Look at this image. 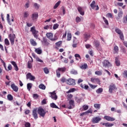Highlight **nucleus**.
Listing matches in <instances>:
<instances>
[{
  "label": "nucleus",
  "mask_w": 127,
  "mask_h": 127,
  "mask_svg": "<svg viewBox=\"0 0 127 127\" xmlns=\"http://www.w3.org/2000/svg\"><path fill=\"white\" fill-rule=\"evenodd\" d=\"M109 92L111 94L113 93V91H117V86H116V85L114 83H111L109 86Z\"/></svg>",
  "instance_id": "nucleus-1"
},
{
  "label": "nucleus",
  "mask_w": 127,
  "mask_h": 127,
  "mask_svg": "<svg viewBox=\"0 0 127 127\" xmlns=\"http://www.w3.org/2000/svg\"><path fill=\"white\" fill-rule=\"evenodd\" d=\"M46 37L48 39H50V40H51V41H56L58 38L53 37V34L52 33H47L46 35Z\"/></svg>",
  "instance_id": "nucleus-2"
},
{
  "label": "nucleus",
  "mask_w": 127,
  "mask_h": 127,
  "mask_svg": "<svg viewBox=\"0 0 127 127\" xmlns=\"http://www.w3.org/2000/svg\"><path fill=\"white\" fill-rule=\"evenodd\" d=\"M38 114H39L40 117L44 118L45 115H46V112L44 111V109L42 108H40L38 109Z\"/></svg>",
  "instance_id": "nucleus-3"
},
{
  "label": "nucleus",
  "mask_w": 127,
  "mask_h": 127,
  "mask_svg": "<svg viewBox=\"0 0 127 127\" xmlns=\"http://www.w3.org/2000/svg\"><path fill=\"white\" fill-rule=\"evenodd\" d=\"M94 43L95 44L96 48L98 51H103V49H102V47L100 46V42H99L98 41H95Z\"/></svg>",
  "instance_id": "nucleus-4"
},
{
  "label": "nucleus",
  "mask_w": 127,
  "mask_h": 127,
  "mask_svg": "<svg viewBox=\"0 0 127 127\" xmlns=\"http://www.w3.org/2000/svg\"><path fill=\"white\" fill-rule=\"evenodd\" d=\"M102 121V118L100 117L99 116L96 117H94L92 119V122L93 124H98L100 123Z\"/></svg>",
  "instance_id": "nucleus-5"
},
{
  "label": "nucleus",
  "mask_w": 127,
  "mask_h": 127,
  "mask_svg": "<svg viewBox=\"0 0 127 127\" xmlns=\"http://www.w3.org/2000/svg\"><path fill=\"white\" fill-rule=\"evenodd\" d=\"M90 6L92 9H95L96 10H99V7L98 5H96V1L95 0L92 1L90 4Z\"/></svg>",
  "instance_id": "nucleus-6"
},
{
  "label": "nucleus",
  "mask_w": 127,
  "mask_h": 127,
  "mask_svg": "<svg viewBox=\"0 0 127 127\" xmlns=\"http://www.w3.org/2000/svg\"><path fill=\"white\" fill-rule=\"evenodd\" d=\"M102 64H103V67H105V68H109V67L112 66L111 63H110L109 61L106 60L103 62Z\"/></svg>",
  "instance_id": "nucleus-7"
},
{
  "label": "nucleus",
  "mask_w": 127,
  "mask_h": 127,
  "mask_svg": "<svg viewBox=\"0 0 127 127\" xmlns=\"http://www.w3.org/2000/svg\"><path fill=\"white\" fill-rule=\"evenodd\" d=\"M9 37L11 44L13 45V44H14V39H15V34H13L12 35L11 34H10Z\"/></svg>",
  "instance_id": "nucleus-8"
},
{
  "label": "nucleus",
  "mask_w": 127,
  "mask_h": 127,
  "mask_svg": "<svg viewBox=\"0 0 127 127\" xmlns=\"http://www.w3.org/2000/svg\"><path fill=\"white\" fill-rule=\"evenodd\" d=\"M32 116L35 120L38 119V114H37V109L34 108L32 111Z\"/></svg>",
  "instance_id": "nucleus-9"
},
{
  "label": "nucleus",
  "mask_w": 127,
  "mask_h": 127,
  "mask_svg": "<svg viewBox=\"0 0 127 127\" xmlns=\"http://www.w3.org/2000/svg\"><path fill=\"white\" fill-rule=\"evenodd\" d=\"M50 94L51 95L50 97L52 98L53 100H55L56 101L57 99H58V96L56 95V93L55 91H53V92H50Z\"/></svg>",
  "instance_id": "nucleus-10"
},
{
  "label": "nucleus",
  "mask_w": 127,
  "mask_h": 127,
  "mask_svg": "<svg viewBox=\"0 0 127 127\" xmlns=\"http://www.w3.org/2000/svg\"><path fill=\"white\" fill-rule=\"evenodd\" d=\"M66 83L67 85H72V86H74V85H76V83H75V80L72 78H69L66 81Z\"/></svg>",
  "instance_id": "nucleus-11"
},
{
  "label": "nucleus",
  "mask_w": 127,
  "mask_h": 127,
  "mask_svg": "<svg viewBox=\"0 0 127 127\" xmlns=\"http://www.w3.org/2000/svg\"><path fill=\"white\" fill-rule=\"evenodd\" d=\"M74 100H70L69 101V106L67 107V109H69V110H71V109H73L75 107V105Z\"/></svg>",
  "instance_id": "nucleus-12"
},
{
  "label": "nucleus",
  "mask_w": 127,
  "mask_h": 127,
  "mask_svg": "<svg viewBox=\"0 0 127 127\" xmlns=\"http://www.w3.org/2000/svg\"><path fill=\"white\" fill-rule=\"evenodd\" d=\"M26 79H29L30 81H34L35 80V77L31 75V73L29 72L26 74Z\"/></svg>",
  "instance_id": "nucleus-13"
},
{
  "label": "nucleus",
  "mask_w": 127,
  "mask_h": 127,
  "mask_svg": "<svg viewBox=\"0 0 127 127\" xmlns=\"http://www.w3.org/2000/svg\"><path fill=\"white\" fill-rule=\"evenodd\" d=\"M31 18L34 21H36L37 18H38V13L35 12L32 14Z\"/></svg>",
  "instance_id": "nucleus-14"
},
{
  "label": "nucleus",
  "mask_w": 127,
  "mask_h": 127,
  "mask_svg": "<svg viewBox=\"0 0 127 127\" xmlns=\"http://www.w3.org/2000/svg\"><path fill=\"white\" fill-rule=\"evenodd\" d=\"M91 81L92 83H97V84H98L99 85H101V80L99 78H91Z\"/></svg>",
  "instance_id": "nucleus-15"
},
{
  "label": "nucleus",
  "mask_w": 127,
  "mask_h": 127,
  "mask_svg": "<svg viewBox=\"0 0 127 127\" xmlns=\"http://www.w3.org/2000/svg\"><path fill=\"white\" fill-rule=\"evenodd\" d=\"M104 119L108 122H114L116 121V119L115 118L111 117L110 116H106L104 117Z\"/></svg>",
  "instance_id": "nucleus-16"
},
{
  "label": "nucleus",
  "mask_w": 127,
  "mask_h": 127,
  "mask_svg": "<svg viewBox=\"0 0 127 127\" xmlns=\"http://www.w3.org/2000/svg\"><path fill=\"white\" fill-rule=\"evenodd\" d=\"M77 10L78 12H79L80 14H81V15H84V14H85V12L84 11V9L83 7L78 6L77 7Z\"/></svg>",
  "instance_id": "nucleus-17"
},
{
  "label": "nucleus",
  "mask_w": 127,
  "mask_h": 127,
  "mask_svg": "<svg viewBox=\"0 0 127 127\" xmlns=\"http://www.w3.org/2000/svg\"><path fill=\"white\" fill-rule=\"evenodd\" d=\"M11 88L14 92H18V86L15 85L14 83L11 84Z\"/></svg>",
  "instance_id": "nucleus-18"
},
{
  "label": "nucleus",
  "mask_w": 127,
  "mask_h": 127,
  "mask_svg": "<svg viewBox=\"0 0 127 127\" xmlns=\"http://www.w3.org/2000/svg\"><path fill=\"white\" fill-rule=\"evenodd\" d=\"M100 125H102V126H105L106 127H113L114 124H111L109 123H101Z\"/></svg>",
  "instance_id": "nucleus-19"
},
{
  "label": "nucleus",
  "mask_w": 127,
  "mask_h": 127,
  "mask_svg": "<svg viewBox=\"0 0 127 127\" xmlns=\"http://www.w3.org/2000/svg\"><path fill=\"white\" fill-rule=\"evenodd\" d=\"M43 43L44 45L46 46H48L50 43H49V42L47 40V39L46 38H44L43 40Z\"/></svg>",
  "instance_id": "nucleus-20"
},
{
  "label": "nucleus",
  "mask_w": 127,
  "mask_h": 127,
  "mask_svg": "<svg viewBox=\"0 0 127 127\" xmlns=\"http://www.w3.org/2000/svg\"><path fill=\"white\" fill-rule=\"evenodd\" d=\"M30 42L32 46H36V45H37V43H36V42L34 41V39H31L30 40Z\"/></svg>",
  "instance_id": "nucleus-21"
},
{
  "label": "nucleus",
  "mask_w": 127,
  "mask_h": 127,
  "mask_svg": "<svg viewBox=\"0 0 127 127\" xmlns=\"http://www.w3.org/2000/svg\"><path fill=\"white\" fill-rule=\"evenodd\" d=\"M115 64L117 66H120L121 65V63L120 62V60H119V57L115 58Z\"/></svg>",
  "instance_id": "nucleus-22"
},
{
  "label": "nucleus",
  "mask_w": 127,
  "mask_h": 127,
  "mask_svg": "<svg viewBox=\"0 0 127 127\" xmlns=\"http://www.w3.org/2000/svg\"><path fill=\"white\" fill-rule=\"evenodd\" d=\"M37 33H38V31H36V30L32 32L33 35L35 38H38V35H37Z\"/></svg>",
  "instance_id": "nucleus-23"
},
{
  "label": "nucleus",
  "mask_w": 127,
  "mask_h": 127,
  "mask_svg": "<svg viewBox=\"0 0 127 127\" xmlns=\"http://www.w3.org/2000/svg\"><path fill=\"white\" fill-rule=\"evenodd\" d=\"M67 41H70V40H71V39L72 38V34H71V33H70V32L67 33Z\"/></svg>",
  "instance_id": "nucleus-24"
},
{
  "label": "nucleus",
  "mask_w": 127,
  "mask_h": 127,
  "mask_svg": "<svg viewBox=\"0 0 127 127\" xmlns=\"http://www.w3.org/2000/svg\"><path fill=\"white\" fill-rule=\"evenodd\" d=\"M59 69V71H60V72H62V73H64V72L66 71V67H59L58 68Z\"/></svg>",
  "instance_id": "nucleus-25"
},
{
  "label": "nucleus",
  "mask_w": 127,
  "mask_h": 127,
  "mask_svg": "<svg viewBox=\"0 0 127 127\" xmlns=\"http://www.w3.org/2000/svg\"><path fill=\"white\" fill-rule=\"evenodd\" d=\"M35 52L37 53V54H41V53H42V50L39 48H35Z\"/></svg>",
  "instance_id": "nucleus-26"
},
{
  "label": "nucleus",
  "mask_w": 127,
  "mask_h": 127,
  "mask_svg": "<svg viewBox=\"0 0 127 127\" xmlns=\"http://www.w3.org/2000/svg\"><path fill=\"white\" fill-rule=\"evenodd\" d=\"M74 57H75V60L77 61H79V59L81 60L82 58H81V56H80V55L78 54H76L74 55Z\"/></svg>",
  "instance_id": "nucleus-27"
},
{
  "label": "nucleus",
  "mask_w": 127,
  "mask_h": 127,
  "mask_svg": "<svg viewBox=\"0 0 127 127\" xmlns=\"http://www.w3.org/2000/svg\"><path fill=\"white\" fill-rule=\"evenodd\" d=\"M50 107L51 108H52L53 109H59L58 108V106L55 105V103H53L50 104Z\"/></svg>",
  "instance_id": "nucleus-28"
},
{
  "label": "nucleus",
  "mask_w": 127,
  "mask_h": 127,
  "mask_svg": "<svg viewBox=\"0 0 127 127\" xmlns=\"http://www.w3.org/2000/svg\"><path fill=\"white\" fill-rule=\"evenodd\" d=\"M60 3H61V1H58L54 5V9H56V8H57V7H58V6L60 5Z\"/></svg>",
  "instance_id": "nucleus-29"
},
{
  "label": "nucleus",
  "mask_w": 127,
  "mask_h": 127,
  "mask_svg": "<svg viewBox=\"0 0 127 127\" xmlns=\"http://www.w3.org/2000/svg\"><path fill=\"white\" fill-rule=\"evenodd\" d=\"M7 99L8 101H12L13 100V96L11 94H8L7 96Z\"/></svg>",
  "instance_id": "nucleus-30"
},
{
  "label": "nucleus",
  "mask_w": 127,
  "mask_h": 127,
  "mask_svg": "<svg viewBox=\"0 0 127 127\" xmlns=\"http://www.w3.org/2000/svg\"><path fill=\"white\" fill-rule=\"evenodd\" d=\"M29 16V13L28 11H25L23 13V17L24 18H27Z\"/></svg>",
  "instance_id": "nucleus-31"
},
{
  "label": "nucleus",
  "mask_w": 127,
  "mask_h": 127,
  "mask_svg": "<svg viewBox=\"0 0 127 127\" xmlns=\"http://www.w3.org/2000/svg\"><path fill=\"white\" fill-rule=\"evenodd\" d=\"M94 108L97 110H100L101 109V104H95L94 105Z\"/></svg>",
  "instance_id": "nucleus-32"
},
{
  "label": "nucleus",
  "mask_w": 127,
  "mask_h": 127,
  "mask_svg": "<svg viewBox=\"0 0 127 127\" xmlns=\"http://www.w3.org/2000/svg\"><path fill=\"white\" fill-rule=\"evenodd\" d=\"M62 45V41H60L56 43V47H61Z\"/></svg>",
  "instance_id": "nucleus-33"
},
{
  "label": "nucleus",
  "mask_w": 127,
  "mask_h": 127,
  "mask_svg": "<svg viewBox=\"0 0 127 127\" xmlns=\"http://www.w3.org/2000/svg\"><path fill=\"white\" fill-rule=\"evenodd\" d=\"M39 88L42 90H45V89H46V86L42 83L39 85Z\"/></svg>",
  "instance_id": "nucleus-34"
},
{
  "label": "nucleus",
  "mask_w": 127,
  "mask_h": 127,
  "mask_svg": "<svg viewBox=\"0 0 127 127\" xmlns=\"http://www.w3.org/2000/svg\"><path fill=\"white\" fill-rule=\"evenodd\" d=\"M80 87L81 88H82V89H85V90H88V89H89V86L85 84L84 86L83 84H80Z\"/></svg>",
  "instance_id": "nucleus-35"
},
{
  "label": "nucleus",
  "mask_w": 127,
  "mask_h": 127,
  "mask_svg": "<svg viewBox=\"0 0 127 127\" xmlns=\"http://www.w3.org/2000/svg\"><path fill=\"white\" fill-rule=\"evenodd\" d=\"M115 32L116 33H118V34H121V33H123V32H122V30L121 29H119L118 28H115Z\"/></svg>",
  "instance_id": "nucleus-36"
},
{
  "label": "nucleus",
  "mask_w": 127,
  "mask_h": 127,
  "mask_svg": "<svg viewBox=\"0 0 127 127\" xmlns=\"http://www.w3.org/2000/svg\"><path fill=\"white\" fill-rule=\"evenodd\" d=\"M27 88L28 91H30L31 88H32V83H29L27 84Z\"/></svg>",
  "instance_id": "nucleus-37"
},
{
  "label": "nucleus",
  "mask_w": 127,
  "mask_h": 127,
  "mask_svg": "<svg viewBox=\"0 0 127 127\" xmlns=\"http://www.w3.org/2000/svg\"><path fill=\"white\" fill-rule=\"evenodd\" d=\"M90 37H91V35H90V34L85 33L84 34V38L86 39H89Z\"/></svg>",
  "instance_id": "nucleus-38"
},
{
  "label": "nucleus",
  "mask_w": 127,
  "mask_h": 127,
  "mask_svg": "<svg viewBox=\"0 0 127 127\" xmlns=\"http://www.w3.org/2000/svg\"><path fill=\"white\" fill-rule=\"evenodd\" d=\"M56 73H57V76L58 78H60L61 76V72L59 70V69L58 68V69L56 70Z\"/></svg>",
  "instance_id": "nucleus-39"
},
{
  "label": "nucleus",
  "mask_w": 127,
  "mask_h": 127,
  "mask_svg": "<svg viewBox=\"0 0 127 127\" xmlns=\"http://www.w3.org/2000/svg\"><path fill=\"white\" fill-rule=\"evenodd\" d=\"M80 68L81 69H87V68H88V64H84L81 65Z\"/></svg>",
  "instance_id": "nucleus-40"
},
{
  "label": "nucleus",
  "mask_w": 127,
  "mask_h": 127,
  "mask_svg": "<svg viewBox=\"0 0 127 127\" xmlns=\"http://www.w3.org/2000/svg\"><path fill=\"white\" fill-rule=\"evenodd\" d=\"M95 75H98V76H101V75L103 74V73L101 71L97 70L95 72Z\"/></svg>",
  "instance_id": "nucleus-41"
},
{
  "label": "nucleus",
  "mask_w": 127,
  "mask_h": 127,
  "mask_svg": "<svg viewBox=\"0 0 127 127\" xmlns=\"http://www.w3.org/2000/svg\"><path fill=\"white\" fill-rule=\"evenodd\" d=\"M97 94H101L103 92V88H99L96 91Z\"/></svg>",
  "instance_id": "nucleus-42"
},
{
  "label": "nucleus",
  "mask_w": 127,
  "mask_h": 127,
  "mask_svg": "<svg viewBox=\"0 0 127 127\" xmlns=\"http://www.w3.org/2000/svg\"><path fill=\"white\" fill-rule=\"evenodd\" d=\"M44 73H45V74H49V69H48V68H47V67L44 68L43 69Z\"/></svg>",
  "instance_id": "nucleus-43"
},
{
  "label": "nucleus",
  "mask_w": 127,
  "mask_h": 127,
  "mask_svg": "<svg viewBox=\"0 0 127 127\" xmlns=\"http://www.w3.org/2000/svg\"><path fill=\"white\" fill-rule=\"evenodd\" d=\"M74 99L76 102H77V103H81V101H82V98H78L77 97H74Z\"/></svg>",
  "instance_id": "nucleus-44"
},
{
  "label": "nucleus",
  "mask_w": 127,
  "mask_h": 127,
  "mask_svg": "<svg viewBox=\"0 0 127 127\" xmlns=\"http://www.w3.org/2000/svg\"><path fill=\"white\" fill-rule=\"evenodd\" d=\"M4 44H5L6 46L9 45V41H8V39L6 38L4 39Z\"/></svg>",
  "instance_id": "nucleus-45"
},
{
  "label": "nucleus",
  "mask_w": 127,
  "mask_h": 127,
  "mask_svg": "<svg viewBox=\"0 0 127 127\" xmlns=\"http://www.w3.org/2000/svg\"><path fill=\"white\" fill-rule=\"evenodd\" d=\"M27 67L29 69H31L32 67V64L30 62H28L27 63Z\"/></svg>",
  "instance_id": "nucleus-46"
},
{
  "label": "nucleus",
  "mask_w": 127,
  "mask_h": 127,
  "mask_svg": "<svg viewBox=\"0 0 127 127\" xmlns=\"http://www.w3.org/2000/svg\"><path fill=\"white\" fill-rule=\"evenodd\" d=\"M75 21L77 22V23H79V22H81V18H80L78 16H77L75 18Z\"/></svg>",
  "instance_id": "nucleus-47"
},
{
  "label": "nucleus",
  "mask_w": 127,
  "mask_h": 127,
  "mask_svg": "<svg viewBox=\"0 0 127 127\" xmlns=\"http://www.w3.org/2000/svg\"><path fill=\"white\" fill-rule=\"evenodd\" d=\"M103 19L106 25H109V21L105 17H103Z\"/></svg>",
  "instance_id": "nucleus-48"
},
{
  "label": "nucleus",
  "mask_w": 127,
  "mask_h": 127,
  "mask_svg": "<svg viewBox=\"0 0 127 127\" xmlns=\"http://www.w3.org/2000/svg\"><path fill=\"white\" fill-rule=\"evenodd\" d=\"M7 69L6 70V71H10V70H12V66H11V64H9L7 66Z\"/></svg>",
  "instance_id": "nucleus-49"
},
{
  "label": "nucleus",
  "mask_w": 127,
  "mask_h": 127,
  "mask_svg": "<svg viewBox=\"0 0 127 127\" xmlns=\"http://www.w3.org/2000/svg\"><path fill=\"white\" fill-rule=\"evenodd\" d=\"M123 14H124V13L123 12V11H120L118 13V16H119V17H120V18L123 17Z\"/></svg>",
  "instance_id": "nucleus-50"
},
{
  "label": "nucleus",
  "mask_w": 127,
  "mask_h": 127,
  "mask_svg": "<svg viewBox=\"0 0 127 127\" xmlns=\"http://www.w3.org/2000/svg\"><path fill=\"white\" fill-rule=\"evenodd\" d=\"M89 85L90 87V88H91V89H96V88H97V85H93L89 83Z\"/></svg>",
  "instance_id": "nucleus-51"
},
{
  "label": "nucleus",
  "mask_w": 127,
  "mask_h": 127,
  "mask_svg": "<svg viewBox=\"0 0 127 127\" xmlns=\"http://www.w3.org/2000/svg\"><path fill=\"white\" fill-rule=\"evenodd\" d=\"M83 111H87L89 109V106L88 105H83L82 107Z\"/></svg>",
  "instance_id": "nucleus-52"
},
{
  "label": "nucleus",
  "mask_w": 127,
  "mask_h": 127,
  "mask_svg": "<svg viewBox=\"0 0 127 127\" xmlns=\"http://www.w3.org/2000/svg\"><path fill=\"white\" fill-rule=\"evenodd\" d=\"M120 38L121 40H124L125 38L124 37V33H122L121 34H119Z\"/></svg>",
  "instance_id": "nucleus-53"
},
{
  "label": "nucleus",
  "mask_w": 127,
  "mask_h": 127,
  "mask_svg": "<svg viewBox=\"0 0 127 127\" xmlns=\"http://www.w3.org/2000/svg\"><path fill=\"white\" fill-rule=\"evenodd\" d=\"M58 27H59V25H58V24H55L53 26V29L55 30L56 29H57Z\"/></svg>",
  "instance_id": "nucleus-54"
},
{
  "label": "nucleus",
  "mask_w": 127,
  "mask_h": 127,
  "mask_svg": "<svg viewBox=\"0 0 127 127\" xmlns=\"http://www.w3.org/2000/svg\"><path fill=\"white\" fill-rule=\"evenodd\" d=\"M75 90V88H71L69 89L67 92H66L67 94H69V93H72L73 92H74Z\"/></svg>",
  "instance_id": "nucleus-55"
},
{
  "label": "nucleus",
  "mask_w": 127,
  "mask_h": 127,
  "mask_svg": "<svg viewBox=\"0 0 127 127\" xmlns=\"http://www.w3.org/2000/svg\"><path fill=\"white\" fill-rule=\"evenodd\" d=\"M34 6L36 8V9H39V5H38V4H37V3H35L34 4Z\"/></svg>",
  "instance_id": "nucleus-56"
},
{
  "label": "nucleus",
  "mask_w": 127,
  "mask_h": 127,
  "mask_svg": "<svg viewBox=\"0 0 127 127\" xmlns=\"http://www.w3.org/2000/svg\"><path fill=\"white\" fill-rule=\"evenodd\" d=\"M24 126L25 127H31V125L30 124V123H28V122H26Z\"/></svg>",
  "instance_id": "nucleus-57"
},
{
  "label": "nucleus",
  "mask_w": 127,
  "mask_h": 127,
  "mask_svg": "<svg viewBox=\"0 0 127 127\" xmlns=\"http://www.w3.org/2000/svg\"><path fill=\"white\" fill-rule=\"evenodd\" d=\"M123 22L124 23H127V15L125 17H124Z\"/></svg>",
  "instance_id": "nucleus-58"
},
{
  "label": "nucleus",
  "mask_w": 127,
  "mask_h": 127,
  "mask_svg": "<svg viewBox=\"0 0 127 127\" xmlns=\"http://www.w3.org/2000/svg\"><path fill=\"white\" fill-rule=\"evenodd\" d=\"M114 50L117 53L119 52V47L117 46H115Z\"/></svg>",
  "instance_id": "nucleus-59"
},
{
  "label": "nucleus",
  "mask_w": 127,
  "mask_h": 127,
  "mask_svg": "<svg viewBox=\"0 0 127 127\" xmlns=\"http://www.w3.org/2000/svg\"><path fill=\"white\" fill-rule=\"evenodd\" d=\"M61 82H62V83H65V82H67V80H66V78H65V77H63L61 79Z\"/></svg>",
  "instance_id": "nucleus-60"
},
{
  "label": "nucleus",
  "mask_w": 127,
  "mask_h": 127,
  "mask_svg": "<svg viewBox=\"0 0 127 127\" xmlns=\"http://www.w3.org/2000/svg\"><path fill=\"white\" fill-rule=\"evenodd\" d=\"M86 114H92L93 111L92 109H89L87 111L85 112Z\"/></svg>",
  "instance_id": "nucleus-61"
},
{
  "label": "nucleus",
  "mask_w": 127,
  "mask_h": 127,
  "mask_svg": "<svg viewBox=\"0 0 127 127\" xmlns=\"http://www.w3.org/2000/svg\"><path fill=\"white\" fill-rule=\"evenodd\" d=\"M38 97L39 96L37 94H34L33 95V98H34V99H38Z\"/></svg>",
  "instance_id": "nucleus-62"
},
{
  "label": "nucleus",
  "mask_w": 127,
  "mask_h": 127,
  "mask_svg": "<svg viewBox=\"0 0 127 127\" xmlns=\"http://www.w3.org/2000/svg\"><path fill=\"white\" fill-rule=\"evenodd\" d=\"M71 74H73V75H77V74H78V72L76 70H72L71 71Z\"/></svg>",
  "instance_id": "nucleus-63"
},
{
  "label": "nucleus",
  "mask_w": 127,
  "mask_h": 127,
  "mask_svg": "<svg viewBox=\"0 0 127 127\" xmlns=\"http://www.w3.org/2000/svg\"><path fill=\"white\" fill-rule=\"evenodd\" d=\"M7 20L9 23V22H10V19L9 18V14H7Z\"/></svg>",
  "instance_id": "nucleus-64"
}]
</instances>
